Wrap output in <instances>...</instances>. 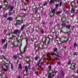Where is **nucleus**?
Wrapping results in <instances>:
<instances>
[{"label": "nucleus", "instance_id": "obj_1", "mask_svg": "<svg viewBox=\"0 0 78 78\" xmlns=\"http://www.w3.org/2000/svg\"><path fill=\"white\" fill-rule=\"evenodd\" d=\"M62 2H60L59 3V4H57L55 5V8L54 9H52L54 10V11H57L58 9V7L60 8L62 6Z\"/></svg>", "mask_w": 78, "mask_h": 78}, {"label": "nucleus", "instance_id": "obj_2", "mask_svg": "<svg viewBox=\"0 0 78 78\" xmlns=\"http://www.w3.org/2000/svg\"><path fill=\"white\" fill-rule=\"evenodd\" d=\"M58 49L57 48H55L53 49V51L54 52H56L57 53V54H56V53H52L51 54V56H57V57H59V55L58 54Z\"/></svg>", "mask_w": 78, "mask_h": 78}, {"label": "nucleus", "instance_id": "obj_3", "mask_svg": "<svg viewBox=\"0 0 78 78\" xmlns=\"http://www.w3.org/2000/svg\"><path fill=\"white\" fill-rule=\"evenodd\" d=\"M28 69L29 70H30V69H31V64H29L28 66H25V70L26 72V74H24L25 76H27L28 72Z\"/></svg>", "mask_w": 78, "mask_h": 78}, {"label": "nucleus", "instance_id": "obj_4", "mask_svg": "<svg viewBox=\"0 0 78 78\" xmlns=\"http://www.w3.org/2000/svg\"><path fill=\"white\" fill-rule=\"evenodd\" d=\"M63 33L64 34H67V36L68 37L66 39V41L65 40L63 41V42H67L68 41V40H69V39H70V36H71V34H70V31H68L67 32H63Z\"/></svg>", "mask_w": 78, "mask_h": 78}, {"label": "nucleus", "instance_id": "obj_5", "mask_svg": "<svg viewBox=\"0 0 78 78\" xmlns=\"http://www.w3.org/2000/svg\"><path fill=\"white\" fill-rule=\"evenodd\" d=\"M22 45L21 44L20 45V50L21 53L22 54H23V53H25V52H26V51H27V45L25 46L24 48L23 49V51H22L21 50V49H20L21 48V46H22Z\"/></svg>", "mask_w": 78, "mask_h": 78}, {"label": "nucleus", "instance_id": "obj_6", "mask_svg": "<svg viewBox=\"0 0 78 78\" xmlns=\"http://www.w3.org/2000/svg\"><path fill=\"white\" fill-rule=\"evenodd\" d=\"M20 33H21L20 30L16 29L13 31V34H16V35H17Z\"/></svg>", "mask_w": 78, "mask_h": 78}, {"label": "nucleus", "instance_id": "obj_7", "mask_svg": "<svg viewBox=\"0 0 78 78\" xmlns=\"http://www.w3.org/2000/svg\"><path fill=\"white\" fill-rule=\"evenodd\" d=\"M54 72V71L53 70H51V73H48V78H53L54 77L55 74H53L51 76V74Z\"/></svg>", "mask_w": 78, "mask_h": 78}, {"label": "nucleus", "instance_id": "obj_8", "mask_svg": "<svg viewBox=\"0 0 78 78\" xmlns=\"http://www.w3.org/2000/svg\"><path fill=\"white\" fill-rule=\"evenodd\" d=\"M50 16L51 17H53V16H54L55 14V11L51 9V12H50Z\"/></svg>", "mask_w": 78, "mask_h": 78}, {"label": "nucleus", "instance_id": "obj_9", "mask_svg": "<svg viewBox=\"0 0 78 78\" xmlns=\"http://www.w3.org/2000/svg\"><path fill=\"white\" fill-rule=\"evenodd\" d=\"M21 24V21L19 20H16V22L14 24V25L16 27H17L18 25H20Z\"/></svg>", "mask_w": 78, "mask_h": 78}, {"label": "nucleus", "instance_id": "obj_10", "mask_svg": "<svg viewBox=\"0 0 78 78\" xmlns=\"http://www.w3.org/2000/svg\"><path fill=\"white\" fill-rule=\"evenodd\" d=\"M39 45H40V44L39 43H38L37 45L35 47V50L36 51H39L40 49L41 48H39Z\"/></svg>", "mask_w": 78, "mask_h": 78}, {"label": "nucleus", "instance_id": "obj_11", "mask_svg": "<svg viewBox=\"0 0 78 78\" xmlns=\"http://www.w3.org/2000/svg\"><path fill=\"white\" fill-rule=\"evenodd\" d=\"M76 65V64L75 63H73V64L71 65V69L72 70H75V66Z\"/></svg>", "mask_w": 78, "mask_h": 78}, {"label": "nucleus", "instance_id": "obj_12", "mask_svg": "<svg viewBox=\"0 0 78 78\" xmlns=\"http://www.w3.org/2000/svg\"><path fill=\"white\" fill-rule=\"evenodd\" d=\"M64 71L63 70H61V71L60 72V76L62 78H63V77H64Z\"/></svg>", "mask_w": 78, "mask_h": 78}, {"label": "nucleus", "instance_id": "obj_13", "mask_svg": "<svg viewBox=\"0 0 78 78\" xmlns=\"http://www.w3.org/2000/svg\"><path fill=\"white\" fill-rule=\"evenodd\" d=\"M42 41L43 42V44H45L47 42V38L46 37H43L41 39Z\"/></svg>", "mask_w": 78, "mask_h": 78}, {"label": "nucleus", "instance_id": "obj_14", "mask_svg": "<svg viewBox=\"0 0 78 78\" xmlns=\"http://www.w3.org/2000/svg\"><path fill=\"white\" fill-rule=\"evenodd\" d=\"M62 9H61L59 10V9L58 11L56 12V15L57 16H59V15H60V14H61V13H62Z\"/></svg>", "mask_w": 78, "mask_h": 78}, {"label": "nucleus", "instance_id": "obj_15", "mask_svg": "<svg viewBox=\"0 0 78 78\" xmlns=\"http://www.w3.org/2000/svg\"><path fill=\"white\" fill-rule=\"evenodd\" d=\"M5 66L6 67V69L4 68L3 66L2 67V69L3 70H4L5 72H7L8 71V69H9V67L6 65H5Z\"/></svg>", "mask_w": 78, "mask_h": 78}, {"label": "nucleus", "instance_id": "obj_16", "mask_svg": "<svg viewBox=\"0 0 78 78\" xmlns=\"http://www.w3.org/2000/svg\"><path fill=\"white\" fill-rule=\"evenodd\" d=\"M70 5L72 7H73V6L75 8H77L76 6V4L75 3V2H72L70 4Z\"/></svg>", "mask_w": 78, "mask_h": 78}, {"label": "nucleus", "instance_id": "obj_17", "mask_svg": "<svg viewBox=\"0 0 78 78\" xmlns=\"http://www.w3.org/2000/svg\"><path fill=\"white\" fill-rule=\"evenodd\" d=\"M61 27H62V28H64V27H66V23H65L64 22H62L61 24Z\"/></svg>", "mask_w": 78, "mask_h": 78}, {"label": "nucleus", "instance_id": "obj_18", "mask_svg": "<svg viewBox=\"0 0 78 78\" xmlns=\"http://www.w3.org/2000/svg\"><path fill=\"white\" fill-rule=\"evenodd\" d=\"M27 27V25H26V24H23V25H22L21 27L20 30L21 31H23V30H24V28L25 27Z\"/></svg>", "mask_w": 78, "mask_h": 78}, {"label": "nucleus", "instance_id": "obj_19", "mask_svg": "<svg viewBox=\"0 0 78 78\" xmlns=\"http://www.w3.org/2000/svg\"><path fill=\"white\" fill-rule=\"evenodd\" d=\"M51 64H50L49 65V66L48 67V69H49L48 71V73L49 72H50V71L51 70H52L51 69Z\"/></svg>", "mask_w": 78, "mask_h": 78}, {"label": "nucleus", "instance_id": "obj_20", "mask_svg": "<svg viewBox=\"0 0 78 78\" xmlns=\"http://www.w3.org/2000/svg\"><path fill=\"white\" fill-rule=\"evenodd\" d=\"M75 9H74L73 8V7H72L71 8V10L70 11V12L71 13H75Z\"/></svg>", "mask_w": 78, "mask_h": 78}, {"label": "nucleus", "instance_id": "obj_21", "mask_svg": "<svg viewBox=\"0 0 78 78\" xmlns=\"http://www.w3.org/2000/svg\"><path fill=\"white\" fill-rule=\"evenodd\" d=\"M35 11V13L36 14H37V12H38V10H39V7H36L34 9Z\"/></svg>", "mask_w": 78, "mask_h": 78}, {"label": "nucleus", "instance_id": "obj_22", "mask_svg": "<svg viewBox=\"0 0 78 78\" xmlns=\"http://www.w3.org/2000/svg\"><path fill=\"white\" fill-rule=\"evenodd\" d=\"M8 46V43H6L3 46V48L4 49H6L7 48V47Z\"/></svg>", "mask_w": 78, "mask_h": 78}, {"label": "nucleus", "instance_id": "obj_23", "mask_svg": "<svg viewBox=\"0 0 78 78\" xmlns=\"http://www.w3.org/2000/svg\"><path fill=\"white\" fill-rule=\"evenodd\" d=\"M12 58L13 60H14L15 61H16L17 59V57L16 55H13Z\"/></svg>", "mask_w": 78, "mask_h": 78}, {"label": "nucleus", "instance_id": "obj_24", "mask_svg": "<svg viewBox=\"0 0 78 78\" xmlns=\"http://www.w3.org/2000/svg\"><path fill=\"white\" fill-rule=\"evenodd\" d=\"M7 20H9V21H12L13 20V18L12 17H10L7 18Z\"/></svg>", "mask_w": 78, "mask_h": 78}, {"label": "nucleus", "instance_id": "obj_25", "mask_svg": "<svg viewBox=\"0 0 78 78\" xmlns=\"http://www.w3.org/2000/svg\"><path fill=\"white\" fill-rule=\"evenodd\" d=\"M6 39H2L1 41H2V43H1L2 45V44H5V41H6Z\"/></svg>", "mask_w": 78, "mask_h": 78}, {"label": "nucleus", "instance_id": "obj_26", "mask_svg": "<svg viewBox=\"0 0 78 78\" xmlns=\"http://www.w3.org/2000/svg\"><path fill=\"white\" fill-rule=\"evenodd\" d=\"M66 19H67V18H66L63 17L62 18V22H66Z\"/></svg>", "mask_w": 78, "mask_h": 78}, {"label": "nucleus", "instance_id": "obj_27", "mask_svg": "<svg viewBox=\"0 0 78 78\" xmlns=\"http://www.w3.org/2000/svg\"><path fill=\"white\" fill-rule=\"evenodd\" d=\"M78 52H75L73 53V55L75 57V56H78Z\"/></svg>", "mask_w": 78, "mask_h": 78}, {"label": "nucleus", "instance_id": "obj_28", "mask_svg": "<svg viewBox=\"0 0 78 78\" xmlns=\"http://www.w3.org/2000/svg\"><path fill=\"white\" fill-rule=\"evenodd\" d=\"M18 69H19L20 70H21L22 69V64H19Z\"/></svg>", "mask_w": 78, "mask_h": 78}, {"label": "nucleus", "instance_id": "obj_29", "mask_svg": "<svg viewBox=\"0 0 78 78\" xmlns=\"http://www.w3.org/2000/svg\"><path fill=\"white\" fill-rule=\"evenodd\" d=\"M71 27V25H66V26L65 27L66 28H68V29H70V28Z\"/></svg>", "mask_w": 78, "mask_h": 78}, {"label": "nucleus", "instance_id": "obj_30", "mask_svg": "<svg viewBox=\"0 0 78 78\" xmlns=\"http://www.w3.org/2000/svg\"><path fill=\"white\" fill-rule=\"evenodd\" d=\"M78 45V44H76V42H75L73 44L74 48H76V47H77Z\"/></svg>", "mask_w": 78, "mask_h": 78}, {"label": "nucleus", "instance_id": "obj_31", "mask_svg": "<svg viewBox=\"0 0 78 78\" xmlns=\"http://www.w3.org/2000/svg\"><path fill=\"white\" fill-rule=\"evenodd\" d=\"M67 64L68 66H69L71 64V61L70 60H69V61H68Z\"/></svg>", "mask_w": 78, "mask_h": 78}, {"label": "nucleus", "instance_id": "obj_32", "mask_svg": "<svg viewBox=\"0 0 78 78\" xmlns=\"http://www.w3.org/2000/svg\"><path fill=\"white\" fill-rule=\"evenodd\" d=\"M55 2V3H57V2H62L61 0H54Z\"/></svg>", "mask_w": 78, "mask_h": 78}, {"label": "nucleus", "instance_id": "obj_33", "mask_svg": "<svg viewBox=\"0 0 78 78\" xmlns=\"http://www.w3.org/2000/svg\"><path fill=\"white\" fill-rule=\"evenodd\" d=\"M8 15V13H6L3 15V16L4 17H5V18H7Z\"/></svg>", "mask_w": 78, "mask_h": 78}, {"label": "nucleus", "instance_id": "obj_34", "mask_svg": "<svg viewBox=\"0 0 78 78\" xmlns=\"http://www.w3.org/2000/svg\"><path fill=\"white\" fill-rule=\"evenodd\" d=\"M47 4H48V2H44V3L43 4V6H47Z\"/></svg>", "mask_w": 78, "mask_h": 78}, {"label": "nucleus", "instance_id": "obj_35", "mask_svg": "<svg viewBox=\"0 0 78 78\" xmlns=\"http://www.w3.org/2000/svg\"><path fill=\"white\" fill-rule=\"evenodd\" d=\"M4 4H5V3H6L7 4H9L8 2H7V0H4L3 1Z\"/></svg>", "mask_w": 78, "mask_h": 78}, {"label": "nucleus", "instance_id": "obj_36", "mask_svg": "<svg viewBox=\"0 0 78 78\" xmlns=\"http://www.w3.org/2000/svg\"><path fill=\"white\" fill-rule=\"evenodd\" d=\"M7 32V30H4L3 31V34H4L6 35V33Z\"/></svg>", "mask_w": 78, "mask_h": 78}, {"label": "nucleus", "instance_id": "obj_37", "mask_svg": "<svg viewBox=\"0 0 78 78\" xmlns=\"http://www.w3.org/2000/svg\"><path fill=\"white\" fill-rule=\"evenodd\" d=\"M13 8H14V6H12L10 7V11H9V12H11V11H13Z\"/></svg>", "mask_w": 78, "mask_h": 78}, {"label": "nucleus", "instance_id": "obj_38", "mask_svg": "<svg viewBox=\"0 0 78 78\" xmlns=\"http://www.w3.org/2000/svg\"><path fill=\"white\" fill-rule=\"evenodd\" d=\"M34 59L35 61H37L38 59H39V57L36 56L34 57Z\"/></svg>", "mask_w": 78, "mask_h": 78}, {"label": "nucleus", "instance_id": "obj_39", "mask_svg": "<svg viewBox=\"0 0 78 78\" xmlns=\"http://www.w3.org/2000/svg\"><path fill=\"white\" fill-rule=\"evenodd\" d=\"M39 67H40V69H42V71H44V68L42 67V66H39Z\"/></svg>", "mask_w": 78, "mask_h": 78}, {"label": "nucleus", "instance_id": "obj_40", "mask_svg": "<svg viewBox=\"0 0 78 78\" xmlns=\"http://www.w3.org/2000/svg\"><path fill=\"white\" fill-rule=\"evenodd\" d=\"M19 55L20 56V57H18L20 59L22 58L23 55L20 54H19Z\"/></svg>", "mask_w": 78, "mask_h": 78}, {"label": "nucleus", "instance_id": "obj_41", "mask_svg": "<svg viewBox=\"0 0 78 78\" xmlns=\"http://www.w3.org/2000/svg\"><path fill=\"white\" fill-rule=\"evenodd\" d=\"M12 70H13V69H14V67H13V65L12 63L11 64V67Z\"/></svg>", "mask_w": 78, "mask_h": 78}, {"label": "nucleus", "instance_id": "obj_42", "mask_svg": "<svg viewBox=\"0 0 78 78\" xmlns=\"http://www.w3.org/2000/svg\"><path fill=\"white\" fill-rule=\"evenodd\" d=\"M13 13V12H9V16H11V15H12V14Z\"/></svg>", "mask_w": 78, "mask_h": 78}, {"label": "nucleus", "instance_id": "obj_43", "mask_svg": "<svg viewBox=\"0 0 78 78\" xmlns=\"http://www.w3.org/2000/svg\"><path fill=\"white\" fill-rule=\"evenodd\" d=\"M54 3V1H53V0H50V1L49 2L50 4H51L52 3Z\"/></svg>", "mask_w": 78, "mask_h": 78}, {"label": "nucleus", "instance_id": "obj_44", "mask_svg": "<svg viewBox=\"0 0 78 78\" xmlns=\"http://www.w3.org/2000/svg\"><path fill=\"white\" fill-rule=\"evenodd\" d=\"M53 22L52 21H51L50 22V27H51V25H53Z\"/></svg>", "mask_w": 78, "mask_h": 78}, {"label": "nucleus", "instance_id": "obj_45", "mask_svg": "<svg viewBox=\"0 0 78 78\" xmlns=\"http://www.w3.org/2000/svg\"><path fill=\"white\" fill-rule=\"evenodd\" d=\"M52 33L53 34H54L55 32H56V30H55V29H54V31H53V29H52Z\"/></svg>", "mask_w": 78, "mask_h": 78}, {"label": "nucleus", "instance_id": "obj_46", "mask_svg": "<svg viewBox=\"0 0 78 78\" xmlns=\"http://www.w3.org/2000/svg\"><path fill=\"white\" fill-rule=\"evenodd\" d=\"M30 75L32 76H33V72L32 71H30Z\"/></svg>", "mask_w": 78, "mask_h": 78}, {"label": "nucleus", "instance_id": "obj_47", "mask_svg": "<svg viewBox=\"0 0 78 78\" xmlns=\"http://www.w3.org/2000/svg\"><path fill=\"white\" fill-rule=\"evenodd\" d=\"M32 69V70L34 71V70H35V67L34 66H33Z\"/></svg>", "mask_w": 78, "mask_h": 78}, {"label": "nucleus", "instance_id": "obj_48", "mask_svg": "<svg viewBox=\"0 0 78 78\" xmlns=\"http://www.w3.org/2000/svg\"><path fill=\"white\" fill-rule=\"evenodd\" d=\"M25 2H26V3L25 2L24 3H25V4L26 5H27L28 4V2H29V1H27L26 0Z\"/></svg>", "mask_w": 78, "mask_h": 78}, {"label": "nucleus", "instance_id": "obj_49", "mask_svg": "<svg viewBox=\"0 0 78 78\" xmlns=\"http://www.w3.org/2000/svg\"><path fill=\"white\" fill-rule=\"evenodd\" d=\"M57 64H58V65L59 66H61V63L60 62H57Z\"/></svg>", "mask_w": 78, "mask_h": 78}, {"label": "nucleus", "instance_id": "obj_50", "mask_svg": "<svg viewBox=\"0 0 78 78\" xmlns=\"http://www.w3.org/2000/svg\"><path fill=\"white\" fill-rule=\"evenodd\" d=\"M2 58H4V59H6V58H5V56H4V55L3 54L2 55Z\"/></svg>", "mask_w": 78, "mask_h": 78}, {"label": "nucleus", "instance_id": "obj_51", "mask_svg": "<svg viewBox=\"0 0 78 78\" xmlns=\"http://www.w3.org/2000/svg\"><path fill=\"white\" fill-rule=\"evenodd\" d=\"M40 64H39V63H38L37 64H36L35 66L36 67H37V66H39V65Z\"/></svg>", "mask_w": 78, "mask_h": 78}, {"label": "nucleus", "instance_id": "obj_52", "mask_svg": "<svg viewBox=\"0 0 78 78\" xmlns=\"http://www.w3.org/2000/svg\"><path fill=\"white\" fill-rule=\"evenodd\" d=\"M8 4H5V8H7V7H8Z\"/></svg>", "mask_w": 78, "mask_h": 78}, {"label": "nucleus", "instance_id": "obj_53", "mask_svg": "<svg viewBox=\"0 0 78 78\" xmlns=\"http://www.w3.org/2000/svg\"><path fill=\"white\" fill-rule=\"evenodd\" d=\"M54 72H55V75H56V73H57V72H58V71L57 70H55L54 71Z\"/></svg>", "mask_w": 78, "mask_h": 78}, {"label": "nucleus", "instance_id": "obj_54", "mask_svg": "<svg viewBox=\"0 0 78 78\" xmlns=\"http://www.w3.org/2000/svg\"><path fill=\"white\" fill-rule=\"evenodd\" d=\"M44 8H43L41 10V12L42 14L43 13V11L44 10Z\"/></svg>", "mask_w": 78, "mask_h": 78}, {"label": "nucleus", "instance_id": "obj_55", "mask_svg": "<svg viewBox=\"0 0 78 78\" xmlns=\"http://www.w3.org/2000/svg\"><path fill=\"white\" fill-rule=\"evenodd\" d=\"M21 1L22 5L23 4V2H24V0H21Z\"/></svg>", "mask_w": 78, "mask_h": 78}, {"label": "nucleus", "instance_id": "obj_56", "mask_svg": "<svg viewBox=\"0 0 78 78\" xmlns=\"http://www.w3.org/2000/svg\"><path fill=\"white\" fill-rule=\"evenodd\" d=\"M23 23V18H22L21 19V23Z\"/></svg>", "mask_w": 78, "mask_h": 78}, {"label": "nucleus", "instance_id": "obj_57", "mask_svg": "<svg viewBox=\"0 0 78 78\" xmlns=\"http://www.w3.org/2000/svg\"><path fill=\"white\" fill-rule=\"evenodd\" d=\"M4 10L5 11H7V10H8V9H6V7H4Z\"/></svg>", "mask_w": 78, "mask_h": 78}, {"label": "nucleus", "instance_id": "obj_58", "mask_svg": "<svg viewBox=\"0 0 78 78\" xmlns=\"http://www.w3.org/2000/svg\"><path fill=\"white\" fill-rule=\"evenodd\" d=\"M62 39H64V40H66L65 39H67V37H62Z\"/></svg>", "mask_w": 78, "mask_h": 78}, {"label": "nucleus", "instance_id": "obj_59", "mask_svg": "<svg viewBox=\"0 0 78 78\" xmlns=\"http://www.w3.org/2000/svg\"><path fill=\"white\" fill-rule=\"evenodd\" d=\"M19 36L17 35V37H16V40H17V39H19Z\"/></svg>", "mask_w": 78, "mask_h": 78}, {"label": "nucleus", "instance_id": "obj_60", "mask_svg": "<svg viewBox=\"0 0 78 78\" xmlns=\"http://www.w3.org/2000/svg\"><path fill=\"white\" fill-rule=\"evenodd\" d=\"M43 24L44 25H46V23H45L44 22H43Z\"/></svg>", "mask_w": 78, "mask_h": 78}, {"label": "nucleus", "instance_id": "obj_61", "mask_svg": "<svg viewBox=\"0 0 78 78\" xmlns=\"http://www.w3.org/2000/svg\"><path fill=\"white\" fill-rule=\"evenodd\" d=\"M16 36L14 35H12V38H14V37H16Z\"/></svg>", "mask_w": 78, "mask_h": 78}, {"label": "nucleus", "instance_id": "obj_62", "mask_svg": "<svg viewBox=\"0 0 78 78\" xmlns=\"http://www.w3.org/2000/svg\"><path fill=\"white\" fill-rule=\"evenodd\" d=\"M40 66H43V62H41L40 63Z\"/></svg>", "mask_w": 78, "mask_h": 78}, {"label": "nucleus", "instance_id": "obj_63", "mask_svg": "<svg viewBox=\"0 0 78 78\" xmlns=\"http://www.w3.org/2000/svg\"><path fill=\"white\" fill-rule=\"evenodd\" d=\"M35 73L37 75V76H39V74H38V73H37V72H35Z\"/></svg>", "mask_w": 78, "mask_h": 78}, {"label": "nucleus", "instance_id": "obj_64", "mask_svg": "<svg viewBox=\"0 0 78 78\" xmlns=\"http://www.w3.org/2000/svg\"><path fill=\"white\" fill-rule=\"evenodd\" d=\"M31 41H32V42H34V39H33V38H32L31 39Z\"/></svg>", "mask_w": 78, "mask_h": 78}]
</instances>
